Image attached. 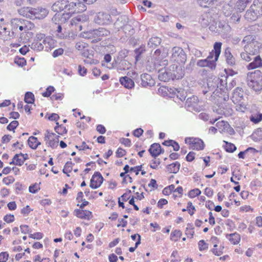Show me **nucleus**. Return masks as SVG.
Returning a JSON list of instances; mask_svg holds the SVG:
<instances>
[{
	"label": "nucleus",
	"mask_w": 262,
	"mask_h": 262,
	"mask_svg": "<svg viewBox=\"0 0 262 262\" xmlns=\"http://www.w3.org/2000/svg\"><path fill=\"white\" fill-rule=\"evenodd\" d=\"M242 43L244 45L245 51L255 55L259 53L261 48L262 43L260 40L254 35H248L245 36Z\"/></svg>",
	"instance_id": "nucleus-1"
},
{
	"label": "nucleus",
	"mask_w": 262,
	"mask_h": 262,
	"mask_svg": "<svg viewBox=\"0 0 262 262\" xmlns=\"http://www.w3.org/2000/svg\"><path fill=\"white\" fill-rule=\"evenodd\" d=\"M18 12L20 15L32 19H43L48 14V11L46 9L29 7L21 8Z\"/></svg>",
	"instance_id": "nucleus-2"
},
{
	"label": "nucleus",
	"mask_w": 262,
	"mask_h": 262,
	"mask_svg": "<svg viewBox=\"0 0 262 262\" xmlns=\"http://www.w3.org/2000/svg\"><path fill=\"white\" fill-rule=\"evenodd\" d=\"M10 25L12 32H16L18 30L24 31L25 33L32 29L34 25L29 20L21 18H13L11 20Z\"/></svg>",
	"instance_id": "nucleus-3"
},
{
	"label": "nucleus",
	"mask_w": 262,
	"mask_h": 262,
	"mask_svg": "<svg viewBox=\"0 0 262 262\" xmlns=\"http://www.w3.org/2000/svg\"><path fill=\"white\" fill-rule=\"evenodd\" d=\"M64 13V15L67 17L70 18L71 14L74 13H79L84 11L86 9V6L79 1L76 0V2H69L68 1L65 0Z\"/></svg>",
	"instance_id": "nucleus-4"
},
{
	"label": "nucleus",
	"mask_w": 262,
	"mask_h": 262,
	"mask_svg": "<svg viewBox=\"0 0 262 262\" xmlns=\"http://www.w3.org/2000/svg\"><path fill=\"white\" fill-rule=\"evenodd\" d=\"M223 82V80H220L217 78H215L213 80H209L207 82L208 91L204 90L203 94L205 95L210 92L212 93L211 97L214 98H216V96L220 97V95L221 94V91L224 87Z\"/></svg>",
	"instance_id": "nucleus-5"
},
{
	"label": "nucleus",
	"mask_w": 262,
	"mask_h": 262,
	"mask_svg": "<svg viewBox=\"0 0 262 262\" xmlns=\"http://www.w3.org/2000/svg\"><path fill=\"white\" fill-rule=\"evenodd\" d=\"M222 43L215 42L214 45V49L215 50V58L214 60H208L207 58L205 59L199 60L196 64L200 67H208L211 69L215 68V62L218 59L221 53Z\"/></svg>",
	"instance_id": "nucleus-6"
},
{
	"label": "nucleus",
	"mask_w": 262,
	"mask_h": 262,
	"mask_svg": "<svg viewBox=\"0 0 262 262\" xmlns=\"http://www.w3.org/2000/svg\"><path fill=\"white\" fill-rule=\"evenodd\" d=\"M187 60L186 54L183 49L179 47H174L172 49L170 61L176 64L184 63Z\"/></svg>",
	"instance_id": "nucleus-7"
},
{
	"label": "nucleus",
	"mask_w": 262,
	"mask_h": 262,
	"mask_svg": "<svg viewBox=\"0 0 262 262\" xmlns=\"http://www.w3.org/2000/svg\"><path fill=\"white\" fill-rule=\"evenodd\" d=\"M248 86L255 91L262 89V77L258 74H252L248 78Z\"/></svg>",
	"instance_id": "nucleus-8"
},
{
	"label": "nucleus",
	"mask_w": 262,
	"mask_h": 262,
	"mask_svg": "<svg viewBox=\"0 0 262 262\" xmlns=\"http://www.w3.org/2000/svg\"><path fill=\"white\" fill-rule=\"evenodd\" d=\"M94 20L96 24L100 25H109L112 22L111 16L108 13L104 12L97 13Z\"/></svg>",
	"instance_id": "nucleus-9"
},
{
	"label": "nucleus",
	"mask_w": 262,
	"mask_h": 262,
	"mask_svg": "<svg viewBox=\"0 0 262 262\" xmlns=\"http://www.w3.org/2000/svg\"><path fill=\"white\" fill-rule=\"evenodd\" d=\"M110 31L104 28H99L98 29L90 30L87 33L88 35L86 37L88 38H97L99 40L101 37L106 36L110 34Z\"/></svg>",
	"instance_id": "nucleus-10"
},
{
	"label": "nucleus",
	"mask_w": 262,
	"mask_h": 262,
	"mask_svg": "<svg viewBox=\"0 0 262 262\" xmlns=\"http://www.w3.org/2000/svg\"><path fill=\"white\" fill-rule=\"evenodd\" d=\"M185 143L190 145V147L193 149L202 150L204 147V144L203 141L199 138H186L185 140Z\"/></svg>",
	"instance_id": "nucleus-11"
},
{
	"label": "nucleus",
	"mask_w": 262,
	"mask_h": 262,
	"mask_svg": "<svg viewBox=\"0 0 262 262\" xmlns=\"http://www.w3.org/2000/svg\"><path fill=\"white\" fill-rule=\"evenodd\" d=\"M59 136L47 130L45 136V140L49 146L53 148H56L58 145Z\"/></svg>",
	"instance_id": "nucleus-12"
},
{
	"label": "nucleus",
	"mask_w": 262,
	"mask_h": 262,
	"mask_svg": "<svg viewBox=\"0 0 262 262\" xmlns=\"http://www.w3.org/2000/svg\"><path fill=\"white\" fill-rule=\"evenodd\" d=\"M214 20V18L210 12L204 13L199 18V23L203 27H206Z\"/></svg>",
	"instance_id": "nucleus-13"
},
{
	"label": "nucleus",
	"mask_w": 262,
	"mask_h": 262,
	"mask_svg": "<svg viewBox=\"0 0 262 262\" xmlns=\"http://www.w3.org/2000/svg\"><path fill=\"white\" fill-rule=\"evenodd\" d=\"M103 177L99 172L95 173L90 182V186L93 189L98 188L103 182Z\"/></svg>",
	"instance_id": "nucleus-14"
},
{
	"label": "nucleus",
	"mask_w": 262,
	"mask_h": 262,
	"mask_svg": "<svg viewBox=\"0 0 262 262\" xmlns=\"http://www.w3.org/2000/svg\"><path fill=\"white\" fill-rule=\"evenodd\" d=\"M140 84L143 87L152 86L155 85V81L150 75L144 73L141 75Z\"/></svg>",
	"instance_id": "nucleus-15"
},
{
	"label": "nucleus",
	"mask_w": 262,
	"mask_h": 262,
	"mask_svg": "<svg viewBox=\"0 0 262 262\" xmlns=\"http://www.w3.org/2000/svg\"><path fill=\"white\" fill-rule=\"evenodd\" d=\"M179 64H173L170 66V71H172L173 76L176 79L182 78L184 75V70Z\"/></svg>",
	"instance_id": "nucleus-16"
},
{
	"label": "nucleus",
	"mask_w": 262,
	"mask_h": 262,
	"mask_svg": "<svg viewBox=\"0 0 262 262\" xmlns=\"http://www.w3.org/2000/svg\"><path fill=\"white\" fill-rule=\"evenodd\" d=\"M161 51L159 49L156 50L154 53L151 56V62L152 66L150 65V68L155 69L159 66H161Z\"/></svg>",
	"instance_id": "nucleus-17"
},
{
	"label": "nucleus",
	"mask_w": 262,
	"mask_h": 262,
	"mask_svg": "<svg viewBox=\"0 0 262 262\" xmlns=\"http://www.w3.org/2000/svg\"><path fill=\"white\" fill-rule=\"evenodd\" d=\"M243 95L244 91L243 89L239 87L236 88L233 93L232 101L234 103H239L243 98Z\"/></svg>",
	"instance_id": "nucleus-18"
},
{
	"label": "nucleus",
	"mask_w": 262,
	"mask_h": 262,
	"mask_svg": "<svg viewBox=\"0 0 262 262\" xmlns=\"http://www.w3.org/2000/svg\"><path fill=\"white\" fill-rule=\"evenodd\" d=\"M74 213L77 217L81 219L89 220L92 216V212L86 210L75 209Z\"/></svg>",
	"instance_id": "nucleus-19"
},
{
	"label": "nucleus",
	"mask_w": 262,
	"mask_h": 262,
	"mask_svg": "<svg viewBox=\"0 0 262 262\" xmlns=\"http://www.w3.org/2000/svg\"><path fill=\"white\" fill-rule=\"evenodd\" d=\"M158 78L160 80L164 82L167 81L171 78L173 79V76L172 72H167L166 70H160Z\"/></svg>",
	"instance_id": "nucleus-20"
},
{
	"label": "nucleus",
	"mask_w": 262,
	"mask_h": 262,
	"mask_svg": "<svg viewBox=\"0 0 262 262\" xmlns=\"http://www.w3.org/2000/svg\"><path fill=\"white\" fill-rule=\"evenodd\" d=\"M251 10H253L256 14L259 16L262 15V2L259 0H254L253 4L250 7Z\"/></svg>",
	"instance_id": "nucleus-21"
},
{
	"label": "nucleus",
	"mask_w": 262,
	"mask_h": 262,
	"mask_svg": "<svg viewBox=\"0 0 262 262\" xmlns=\"http://www.w3.org/2000/svg\"><path fill=\"white\" fill-rule=\"evenodd\" d=\"M149 151L152 157L156 158L161 153V147L159 144L154 143L151 145Z\"/></svg>",
	"instance_id": "nucleus-22"
},
{
	"label": "nucleus",
	"mask_w": 262,
	"mask_h": 262,
	"mask_svg": "<svg viewBox=\"0 0 262 262\" xmlns=\"http://www.w3.org/2000/svg\"><path fill=\"white\" fill-rule=\"evenodd\" d=\"M121 84L127 89H132L134 87L135 83L134 81L130 78L125 76L120 78Z\"/></svg>",
	"instance_id": "nucleus-23"
},
{
	"label": "nucleus",
	"mask_w": 262,
	"mask_h": 262,
	"mask_svg": "<svg viewBox=\"0 0 262 262\" xmlns=\"http://www.w3.org/2000/svg\"><path fill=\"white\" fill-rule=\"evenodd\" d=\"M65 0H58L52 6V10L54 12H61L64 11Z\"/></svg>",
	"instance_id": "nucleus-24"
},
{
	"label": "nucleus",
	"mask_w": 262,
	"mask_h": 262,
	"mask_svg": "<svg viewBox=\"0 0 262 262\" xmlns=\"http://www.w3.org/2000/svg\"><path fill=\"white\" fill-rule=\"evenodd\" d=\"M260 67H262V59L259 56L255 57L253 61L248 66L249 69H254Z\"/></svg>",
	"instance_id": "nucleus-25"
},
{
	"label": "nucleus",
	"mask_w": 262,
	"mask_h": 262,
	"mask_svg": "<svg viewBox=\"0 0 262 262\" xmlns=\"http://www.w3.org/2000/svg\"><path fill=\"white\" fill-rule=\"evenodd\" d=\"M42 43L44 46L45 50L49 51L54 48V40L50 37H46L42 41Z\"/></svg>",
	"instance_id": "nucleus-26"
},
{
	"label": "nucleus",
	"mask_w": 262,
	"mask_h": 262,
	"mask_svg": "<svg viewBox=\"0 0 262 262\" xmlns=\"http://www.w3.org/2000/svg\"><path fill=\"white\" fill-rule=\"evenodd\" d=\"M198 98L196 96H193L190 98H187L186 101V104L188 107H192L193 110L198 108Z\"/></svg>",
	"instance_id": "nucleus-27"
},
{
	"label": "nucleus",
	"mask_w": 262,
	"mask_h": 262,
	"mask_svg": "<svg viewBox=\"0 0 262 262\" xmlns=\"http://www.w3.org/2000/svg\"><path fill=\"white\" fill-rule=\"evenodd\" d=\"M67 17L63 14H60L59 13H56L54 15L52 19V21L55 24L60 25L62 23H64Z\"/></svg>",
	"instance_id": "nucleus-28"
},
{
	"label": "nucleus",
	"mask_w": 262,
	"mask_h": 262,
	"mask_svg": "<svg viewBox=\"0 0 262 262\" xmlns=\"http://www.w3.org/2000/svg\"><path fill=\"white\" fill-rule=\"evenodd\" d=\"M252 0H238L236 4V8L240 12L243 11Z\"/></svg>",
	"instance_id": "nucleus-29"
},
{
	"label": "nucleus",
	"mask_w": 262,
	"mask_h": 262,
	"mask_svg": "<svg viewBox=\"0 0 262 262\" xmlns=\"http://www.w3.org/2000/svg\"><path fill=\"white\" fill-rule=\"evenodd\" d=\"M259 17V16L256 14L253 10H251L250 8L246 11L245 14V18L250 21L256 20Z\"/></svg>",
	"instance_id": "nucleus-30"
},
{
	"label": "nucleus",
	"mask_w": 262,
	"mask_h": 262,
	"mask_svg": "<svg viewBox=\"0 0 262 262\" xmlns=\"http://www.w3.org/2000/svg\"><path fill=\"white\" fill-rule=\"evenodd\" d=\"M180 167V164L178 162H176L168 165L167 166V170L169 173H177Z\"/></svg>",
	"instance_id": "nucleus-31"
},
{
	"label": "nucleus",
	"mask_w": 262,
	"mask_h": 262,
	"mask_svg": "<svg viewBox=\"0 0 262 262\" xmlns=\"http://www.w3.org/2000/svg\"><path fill=\"white\" fill-rule=\"evenodd\" d=\"M23 156L21 153L16 154L13 157L12 161L10 164H14L19 166L22 165L24 163Z\"/></svg>",
	"instance_id": "nucleus-32"
},
{
	"label": "nucleus",
	"mask_w": 262,
	"mask_h": 262,
	"mask_svg": "<svg viewBox=\"0 0 262 262\" xmlns=\"http://www.w3.org/2000/svg\"><path fill=\"white\" fill-rule=\"evenodd\" d=\"M161 38L158 37H153L149 39L147 46L150 48H154L158 47L161 43Z\"/></svg>",
	"instance_id": "nucleus-33"
},
{
	"label": "nucleus",
	"mask_w": 262,
	"mask_h": 262,
	"mask_svg": "<svg viewBox=\"0 0 262 262\" xmlns=\"http://www.w3.org/2000/svg\"><path fill=\"white\" fill-rule=\"evenodd\" d=\"M28 142L29 146L33 149H36L40 144V142L38 141L37 138L33 136L29 138Z\"/></svg>",
	"instance_id": "nucleus-34"
},
{
	"label": "nucleus",
	"mask_w": 262,
	"mask_h": 262,
	"mask_svg": "<svg viewBox=\"0 0 262 262\" xmlns=\"http://www.w3.org/2000/svg\"><path fill=\"white\" fill-rule=\"evenodd\" d=\"M0 35L4 36L5 38L8 39L13 37L14 33L12 32L11 34L10 31L8 30L6 27H2L1 26L0 27Z\"/></svg>",
	"instance_id": "nucleus-35"
},
{
	"label": "nucleus",
	"mask_w": 262,
	"mask_h": 262,
	"mask_svg": "<svg viewBox=\"0 0 262 262\" xmlns=\"http://www.w3.org/2000/svg\"><path fill=\"white\" fill-rule=\"evenodd\" d=\"M30 47L32 49L37 51H40L44 49L42 41L40 42L36 40H34L31 43Z\"/></svg>",
	"instance_id": "nucleus-36"
},
{
	"label": "nucleus",
	"mask_w": 262,
	"mask_h": 262,
	"mask_svg": "<svg viewBox=\"0 0 262 262\" xmlns=\"http://www.w3.org/2000/svg\"><path fill=\"white\" fill-rule=\"evenodd\" d=\"M216 2L215 0H198L199 5L204 8H208L212 6Z\"/></svg>",
	"instance_id": "nucleus-37"
},
{
	"label": "nucleus",
	"mask_w": 262,
	"mask_h": 262,
	"mask_svg": "<svg viewBox=\"0 0 262 262\" xmlns=\"http://www.w3.org/2000/svg\"><path fill=\"white\" fill-rule=\"evenodd\" d=\"M228 239L233 245L237 244L241 239L239 235L236 233L230 234L228 235Z\"/></svg>",
	"instance_id": "nucleus-38"
},
{
	"label": "nucleus",
	"mask_w": 262,
	"mask_h": 262,
	"mask_svg": "<svg viewBox=\"0 0 262 262\" xmlns=\"http://www.w3.org/2000/svg\"><path fill=\"white\" fill-rule=\"evenodd\" d=\"M251 121L255 124H257L262 120V114L255 113L253 114L250 117Z\"/></svg>",
	"instance_id": "nucleus-39"
},
{
	"label": "nucleus",
	"mask_w": 262,
	"mask_h": 262,
	"mask_svg": "<svg viewBox=\"0 0 262 262\" xmlns=\"http://www.w3.org/2000/svg\"><path fill=\"white\" fill-rule=\"evenodd\" d=\"M233 8L230 5L227 4L224 5L223 7V12L225 16H230L231 14Z\"/></svg>",
	"instance_id": "nucleus-40"
},
{
	"label": "nucleus",
	"mask_w": 262,
	"mask_h": 262,
	"mask_svg": "<svg viewBox=\"0 0 262 262\" xmlns=\"http://www.w3.org/2000/svg\"><path fill=\"white\" fill-rule=\"evenodd\" d=\"M182 235V232L179 230L173 231L170 234V239L173 241H178L179 238Z\"/></svg>",
	"instance_id": "nucleus-41"
},
{
	"label": "nucleus",
	"mask_w": 262,
	"mask_h": 262,
	"mask_svg": "<svg viewBox=\"0 0 262 262\" xmlns=\"http://www.w3.org/2000/svg\"><path fill=\"white\" fill-rule=\"evenodd\" d=\"M24 101L27 103H33L34 102V96L31 92H27L25 95Z\"/></svg>",
	"instance_id": "nucleus-42"
},
{
	"label": "nucleus",
	"mask_w": 262,
	"mask_h": 262,
	"mask_svg": "<svg viewBox=\"0 0 262 262\" xmlns=\"http://www.w3.org/2000/svg\"><path fill=\"white\" fill-rule=\"evenodd\" d=\"M216 125L219 129H221V132H224L229 127V124L224 121L217 122Z\"/></svg>",
	"instance_id": "nucleus-43"
},
{
	"label": "nucleus",
	"mask_w": 262,
	"mask_h": 262,
	"mask_svg": "<svg viewBox=\"0 0 262 262\" xmlns=\"http://www.w3.org/2000/svg\"><path fill=\"white\" fill-rule=\"evenodd\" d=\"M225 56L227 63L230 65H234L235 63V59L229 51H225Z\"/></svg>",
	"instance_id": "nucleus-44"
},
{
	"label": "nucleus",
	"mask_w": 262,
	"mask_h": 262,
	"mask_svg": "<svg viewBox=\"0 0 262 262\" xmlns=\"http://www.w3.org/2000/svg\"><path fill=\"white\" fill-rule=\"evenodd\" d=\"M187 226V227L186 229L185 233L188 237L192 238L194 233V231L193 230L194 228L190 224H188Z\"/></svg>",
	"instance_id": "nucleus-45"
},
{
	"label": "nucleus",
	"mask_w": 262,
	"mask_h": 262,
	"mask_svg": "<svg viewBox=\"0 0 262 262\" xmlns=\"http://www.w3.org/2000/svg\"><path fill=\"white\" fill-rule=\"evenodd\" d=\"M219 27L220 28H221L222 29V31L226 34H227L229 32H230L231 30L230 26L226 24H223V23H220Z\"/></svg>",
	"instance_id": "nucleus-46"
},
{
	"label": "nucleus",
	"mask_w": 262,
	"mask_h": 262,
	"mask_svg": "<svg viewBox=\"0 0 262 262\" xmlns=\"http://www.w3.org/2000/svg\"><path fill=\"white\" fill-rule=\"evenodd\" d=\"M57 126H56L54 128L55 132L60 135H63V134H66L67 132V130L65 127H62L59 125V123L56 122Z\"/></svg>",
	"instance_id": "nucleus-47"
},
{
	"label": "nucleus",
	"mask_w": 262,
	"mask_h": 262,
	"mask_svg": "<svg viewBox=\"0 0 262 262\" xmlns=\"http://www.w3.org/2000/svg\"><path fill=\"white\" fill-rule=\"evenodd\" d=\"M72 165H73V163H72V162H71V161L67 162L66 163V164L64 166V168L63 169V173L68 174V173L70 172L72 170Z\"/></svg>",
	"instance_id": "nucleus-48"
},
{
	"label": "nucleus",
	"mask_w": 262,
	"mask_h": 262,
	"mask_svg": "<svg viewBox=\"0 0 262 262\" xmlns=\"http://www.w3.org/2000/svg\"><path fill=\"white\" fill-rule=\"evenodd\" d=\"M251 55H252V54H250V53L244 51V52L241 53V57L243 60L249 62L251 60Z\"/></svg>",
	"instance_id": "nucleus-49"
},
{
	"label": "nucleus",
	"mask_w": 262,
	"mask_h": 262,
	"mask_svg": "<svg viewBox=\"0 0 262 262\" xmlns=\"http://www.w3.org/2000/svg\"><path fill=\"white\" fill-rule=\"evenodd\" d=\"M201 193V191L199 189L196 188L191 190L188 193V196L191 198H193L199 195Z\"/></svg>",
	"instance_id": "nucleus-50"
},
{
	"label": "nucleus",
	"mask_w": 262,
	"mask_h": 262,
	"mask_svg": "<svg viewBox=\"0 0 262 262\" xmlns=\"http://www.w3.org/2000/svg\"><path fill=\"white\" fill-rule=\"evenodd\" d=\"M88 45L83 41H79L76 43L75 48L79 51L84 50L87 47Z\"/></svg>",
	"instance_id": "nucleus-51"
},
{
	"label": "nucleus",
	"mask_w": 262,
	"mask_h": 262,
	"mask_svg": "<svg viewBox=\"0 0 262 262\" xmlns=\"http://www.w3.org/2000/svg\"><path fill=\"white\" fill-rule=\"evenodd\" d=\"M55 90V89L52 86H49L46 89V91L42 93V96L45 97H49L52 92Z\"/></svg>",
	"instance_id": "nucleus-52"
},
{
	"label": "nucleus",
	"mask_w": 262,
	"mask_h": 262,
	"mask_svg": "<svg viewBox=\"0 0 262 262\" xmlns=\"http://www.w3.org/2000/svg\"><path fill=\"white\" fill-rule=\"evenodd\" d=\"M236 110L241 112H245L247 109V105L244 103H241L236 105Z\"/></svg>",
	"instance_id": "nucleus-53"
},
{
	"label": "nucleus",
	"mask_w": 262,
	"mask_h": 262,
	"mask_svg": "<svg viewBox=\"0 0 262 262\" xmlns=\"http://www.w3.org/2000/svg\"><path fill=\"white\" fill-rule=\"evenodd\" d=\"M14 182V178L12 176H8V177L4 178L3 179V182L7 185L12 184Z\"/></svg>",
	"instance_id": "nucleus-54"
},
{
	"label": "nucleus",
	"mask_w": 262,
	"mask_h": 262,
	"mask_svg": "<svg viewBox=\"0 0 262 262\" xmlns=\"http://www.w3.org/2000/svg\"><path fill=\"white\" fill-rule=\"evenodd\" d=\"M226 150L227 151L232 152L236 150V147L234 144H233L232 143H228V142H226Z\"/></svg>",
	"instance_id": "nucleus-55"
},
{
	"label": "nucleus",
	"mask_w": 262,
	"mask_h": 262,
	"mask_svg": "<svg viewBox=\"0 0 262 262\" xmlns=\"http://www.w3.org/2000/svg\"><path fill=\"white\" fill-rule=\"evenodd\" d=\"M18 125V122L17 121H13L7 126V128L9 130H13Z\"/></svg>",
	"instance_id": "nucleus-56"
},
{
	"label": "nucleus",
	"mask_w": 262,
	"mask_h": 262,
	"mask_svg": "<svg viewBox=\"0 0 262 262\" xmlns=\"http://www.w3.org/2000/svg\"><path fill=\"white\" fill-rule=\"evenodd\" d=\"M39 189V185L37 184L31 185L29 188V191L32 193H35Z\"/></svg>",
	"instance_id": "nucleus-57"
},
{
	"label": "nucleus",
	"mask_w": 262,
	"mask_h": 262,
	"mask_svg": "<svg viewBox=\"0 0 262 262\" xmlns=\"http://www.w3.org/2000/svg\"><path fill=\"white\" fill-rule=\"evenodd\" d=\"M160 164V160L159 159L155 158L152 160L150 163V167L153 169H157L158 165Z\"/></svg>",
	"instance_id": "nucleus-58"
},
{
	"label": "nucleus",
	"mask_w": 262,
	"mask_h": 262,
	"mask_svg": "<svg viewBox=\"0 0 262 262\" xmlns=\"http://www.w3.org/2000/svg\"><path fill=\"white\" fill-rule=\"evenodd\" d=\"M198 245L200 251H202L208 248V245L204 240L200 241L199 242Z\"/></svg>",
	"instance_id": "nucleus-59"
},
{
	"label": "nucleus",
	"mask_w": 262,
	"mask_h": 262,
	"mask_svg": "<svg viewBox=\"0 0 262 262\" xmlns=\"http://www.w3.org/2000/svg\"><path fill=\"white\" fill-rule=\"evenodd\" d=\"M84 62L86 64H96L99 61L96 59H92L89 56L87 57L86 59L84 60Z\"/></svg>",
	"instance_id": "nucleus-60"
},
{
	"label": "nucleus",
	"mask_w": 262,
	"mask_h": 262,
	"mask_svg": "<svg viewBox=\"0 0 262 262\" xmlns=\"http://www.w3.org/2000/svg\"><path fill=\"white\" fill-rule=\"evenodd\" d=\"M83 17H86L85 16H83V15H79L76 17L73 18L72 19L71 24L72 25H77L76 21H81Z\"/></svg>",
	"instance_id": "nucleus-61"
},
{
	"label": "nucleus",
	"mask_w": 262,
	"mask_h": 262,
	"mask_svg": "<svg viewBox=\"0 0 262 262\" xmlns=\"http://www.w3.org/2000/svg\"><path fill=\"white\" fill-rule=\"evenodd\" d=\"M4 220L7 223H12L14 220V216L12 214H7L4 216Z\"/></svg>",
	"instance_id": "nucleus-62"
},
{
	"label": "nucleus",
	"mask_w": 262,
	"mask_h": 262,
	"mask_svg": "<svg viewBox=\"0 0 262 262\" xmlns=\"http://www.w3.org/2000/svg\"><path fill=\"white\" fill-rule=\"evenodd\" d=\"M9 254L7 252H1L0 253V262H6L8 258Z\"/></svg>",
	"instance_id": "nucleus-63"
},
{
	"label": "nucleus",
	"mask_w": 262,
	"mask_h": 262,
	"mask_svg": "<svg viewBox=\"0 0 262 262\" xmlns=\"http://www.w3.org/2000/svg\"><path fill=\"white\" fill-rule=\"evenodd\" d=\"M241 15L238 13H234L231 17V20L233 23L237 22L239 21Z\"/></svg>",
	"instance_id": "nucleus-64"
}]
</instances>
